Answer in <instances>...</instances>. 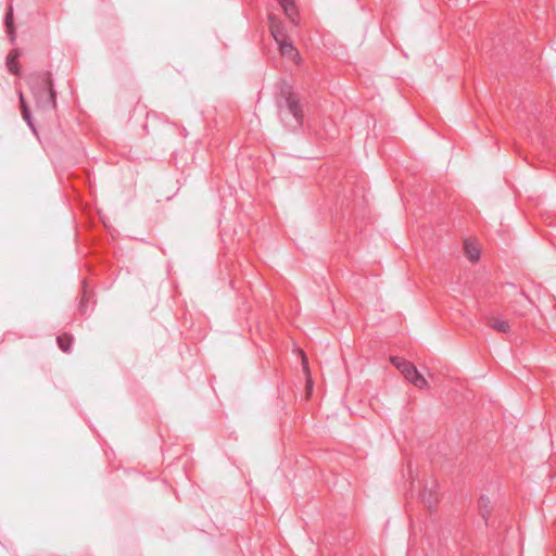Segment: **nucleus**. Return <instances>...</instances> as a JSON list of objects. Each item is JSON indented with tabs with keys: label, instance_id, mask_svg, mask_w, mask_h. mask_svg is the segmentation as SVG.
Wrapping results in <instances>:
<instances>
[{
	"label": "nucleus",
	"instance_id": "f257e3e1",
	"mask_svg": "<svg viewBox=\"0 0 556 556\" xmlns=\"http://www.w3.org/2000/svg\"><path fill=\"white\" fill-rule=\"evenodd\" d=\"M278 114L281 122L290 130L300 129L304 123L301 98L290 85H282L277 98Z\"/></svg>",
	"mask_w": 556,
	"mask_h": 556
},
{
	"label": "nucleus",
	"instance_id": "f03ea898",
	"mask_svg": "<svg viewBox=\"0 0 556 556\" xmlns=\"http://www.w3.org/2000/svg\"><path fill=\"white\" fill-rule=\"evenodd\" d=\"M36 106L42 112H52L56 108V92L49 73H35L27 77Z\"/></svg>",
	"mask_w": 556,
	"mask_h": 556
},
{
	"label": "nucleus",
	"instance_id": "7ed1b4c3",
	"mask_svg": "<svg viewBox=\"0 0 556 556\" xmlns=\"http://www.w3.org/2000/svg\"><path fill=\"white\" fill-rule=\"evenodd\" d=\"M419 496L429 509L433 508L439 502L438 484L431 482L430 485H426Z\"/></svg>",
	"mask_w": 556,
	"mask_h": 556
},
{
	"label": "nucleus",
	"instance_id": "20e7f679",
	"mask_svg": "<svg viewBox=\"0 0 556 556\" xmlns=\"http://www.w3.org/2000/svg\"><path fill=\"white\" fill-rule=\"evenodd\" d=\"M402 375L407 381L419 389H422L428 384L426 378L417 370L414 364H412V366H409L408 369Z\"/></svg>",
	"mask_w": 556,
	"mask_h": 556
},
{
	"label": "nucleus",
	"instance_id": "39448f33",
	"mask_svg": "<svg viewBox=\"0 0 556 556\" xmlns=\"http://www.w3.org/2000/svg\"><path fill=\"white\" fill-rule=\"evenodd\" d=\"M478 507H479V514H480L481 518L484 520V525L486 527H489L490 526L489 517H490V513H491V508H492L489 497L485 495H481L479 498V502H478Z\"/></svg>",
	"mask_w": 556,
	"mask_h": 556
},
{
	"label": "nucleus",
	"instance_id": "423d86ee",
	"mask_svg": "<svg viewBox=\"0 0 556 556\" xmlns=\"http://www.w3.org/2000/svg\"><path fill=\"white\" fill-rule=\"evenodd\" d=\"M270 33L277 43L288 38L285 34V29H283V26L281 25V23L271 17H270Z\"/></svg>",
	"mask_w": 556,
	"mask_h": 556
},
{
	"label": "nucleus",
	"instance_id": "0eeeda50",
	"mask_svg": "<svg viewBox=\"0 0 556 556\" xmlns=\"http://www.w3.org/2000/svg\"><path fill=\"white\" fill-rule=\"evenodd\" d=\"M464 251H465L466 257L471 263H475V262L479 261V258H480V251H479V249L473 243L469 242L468 240H466L464 242Z\"/></svg>",
	"mask_w": 556,
	"mask_h": 556
},
{
	"label": "nucleus",
	"instance_id": "6e6552de",
	"mask_svg": "<svg viewBox=\"0 0 556 556\" xmlns=\"http://www.w3.org/2000/svg\"><path fill=\"white\" fill-rule=\"evenodd\" d=\"M277 45L279 46L281 54L285 56L292 58L298 54L293 43L288 38Z\"/></svg>",
	"mask_w": 556,
	"mask_h": 556
},
{
	"label": "nucleus",
	"instance_id": "1a4fd4ad",
	"mask_svg": "<svg viewBox=\"0 0 556 556\" xmlns=\"http://www.w3.org/2000/svg\"><path fill=\"white\" fill-rule=\"evenodd\" d=\"M5 26L9 34V38L11 42L15 41V31H14V25H13V10L12 8L9 9L8 13L5 14Z\"/></svg>",
	"mask_w": 556,
	"mask_h": 556
},
{
	"label": "nucleus",
	"instance_id": "9d476101",
	"mask_svg": "<svg viewBox=\"0 0 556 556\" xmlns=\"http://www.w3.org/2000/svg\"><path fill=\"white\" fill-rule=\"evenodd\" d=\"M281 8L283 9L286 15L294 22L295 16V5L293 0H277Z\"/></svg>",
	"mask_w": 556,
	"mask_h": 556
},
{
	"label": "nucleus",
	"instance_id": "9b49d317",
	"mask_svg": "<svg viewBox=\"0 0 556 556\" xmlns=\"http://www.w3.org/2000/svg\"><path fill=\"white\" fill-rule=\"evenodd\" d=\"M490 326L494 330H496L498 332H503V333H507L510 330V326H509L508 321L504 320V319L493 318L490 320Z\"/></svg>",
	"mask_w": 556,
	"mask_h": 556
},
{
	"label": "nucleus",
	"instance_id": "f8f14e48",
	"mask_svg": "<svg viewBox=\"0 0 556 556\" xmlns=\"http://www.w3.org/2000/svg\"><path fill=\"white\" fill-rule=\"evenodd\" d=\"M18 56L17 51L10 53L7 58V66L12 74L17 75L20 73V66L17 64L16 58Z\"/></svg>",
	"mask_w": 556,
	"mask_h": 556
},
{
	"label": "nucleus",
	"instance_id": "ddd939ff",
	"mask_svg": "<svg viewBox=\"0 0 556 556\" xmlns=\"http://www.w3.org/2000/svg\"><path fill=\"white\" fill-rule=\"evenodd\" d=\"M391 363L393 366H395L402 374H404L409 366H412V363L406 361L405 358H402L400 356H392Z\"/></svg>",
	"mask_w": 556,
	"mask_h": 556
},
{
	"label": "nucleus",
	"instance_id": "4468645a",
	"mask_svg": "<svg viewBox=\"0 0 556 556\" xmlns=\"http://www.w3.org/2000/svg\"><path fill=\"white\" fill-rule=\"evenodd\" d=\"M391 363L393 366H395L402 374H404L409 366H412V363L406 361L405 358H402L400 356H392Z\"/></svg>",
	"mask_w": 556,
	"mask_h": 556
},
{
	"label": "nucleus",
	"instance_id": "2eb2a0df",
	"mask_svg": "<svg viewBox=\"0 0 556 556\" xmlns=\"http://www.w3.org/2000/svg\"><path fill=\"white\" fill-rule=\"evenodd\" d=\"M391 363L393 366H395L402 374H404L409 366H412V363L406 361L405 358H402L400 356H392Z\"/></svg>",
	"mask_w": 556,
	"mask_h": 556
},
{
	"label": "nucleus",
	"instance_id": "dca6fc26",
	"mask_svg": "<svg viewBox=\"0 0 556 556\" xmlns=\"http://www.w3.org/2000/svg\"><path fill=\"white\" fill-rule=\"evenodd\" d=\"M72 341L73 339L71 337L59 336L56 338L58 345L63 352L71 351Z\"/></svg>",
	"mask_w": 556,
	"mask_h": 556
},
{
	"label": "nucleus",
	"instance_id": "f3484780",
	"mask_svg": "<svg viewBox=\"0 0 556 556\" xmlns=\"http://www.w3.org/2000/svg\"><path fill=\"white\" fill-rule=\"evenodd\" d=\"M22 116H23V119L27 123L28 127L33 130V132L36 134L37 131H36V128H35V125H34V122L31 118V113H30L29 108H24V111H22Z\"/></svg>",
	"mask_w": 556,
	"mask_h": 556
},
{
	"label": "nucleus",
	"instance_id": "a211bd4d",
	"mask_svg": "<svg viewBox=\"0 0 556 556\" xmlns=\"http://www.w3.org/2000/svg\"><path fill=\"white\" fill-rule=\"evenodd\" d=\"M86 301H87V298H86V293H84L83 298H81V301L79 303V312L84 315L86 314V309H87V306H86Z\"/></svg>",
	"mask_w": 556,
	"mask_h": 556
},
{
	"label": "nucleus",
	"instance_id": "6ab92c4d",
	"mask_svg": "<svg viewBox=\"0 0 556 556\" xmlns=\"http://www.w3.org/2000/svg\"><path fill=\"white\" fill-rule=\"evenodd\" d=\"M18 98H20L21 111H24V108H28V105H27L25 98L21 91L18 93Z\"/></svg>",
	"mask_w": 556,
	"mask_h": 556
}]
</instances>
